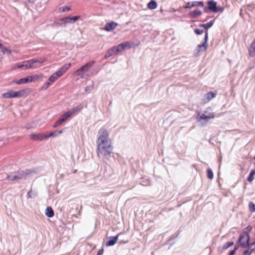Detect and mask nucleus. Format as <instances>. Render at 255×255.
Masks as SVG:
<instances>
[{
  "instance_id": "f257e3e1",
  "label": "nucleus",
  "mask_w": 255,
  "mask_h": 255,
  "mask_svg": "<svg viewBox=\"0 0 255 255\" xmlns=\"http://www.w3.org/2000/svg\"><path fill=\"white\" fill-rule=\"evenodd\" d=\"M97 154L99 158L103 160L108 159L113 153V146L111 141L97 143Z\"/></svg>"
},
{
  "instance_id": "f03ea898",
  "label": "nucleus",
  "mask_w": 255,
  "mask_h": 255,
  "mask_svg": "<svg viewBox=\"0 0 255 255\" xmlns=\"http://www.w3.org/2000/svg\"><path fill=\"white\" fill-rule=\"evenodd\" d=\"M71 66V63H68L63 65L59 69L52 74L48 78V80L42 87V90H47L51 85H52L56 80L62 77L64 73L70 68Z\"/></svg>"
},
{
  "instance_id": "7ed1b4c3",
  "label": "nucleus",
  "mask_w": 255,
  "mask_h": 255,
  "mask_svg": "<svg viewBox=\"0 0 255 255\" xmlns=\"http://www.w3.org/2000/svg\"><path fill=\"white\" fill-rule=\"evenodd\" d=\"M82 109L83 106L82 105H79L71 110L65 112L60 117L59 120L56 122L54 127L55 128L61 125L64 122L66 121L68 118L76 114L81 111Z\"/></svg>"
},
{
  "instance_id": "20e7f679",
  "label": "nucleus",
  "mask_w": 255,
  "mask_h": 255,
  "mask_svg": "<svg viewBox=\"0 0 255 255\" xmlns=\"http://www.w3.org/2000/svg\"><path fill=\"white\" fill-rule=\"evenodd\" d=\"M57 134V131L51 132L48 134L45 132H40L37 134L31 133L29 135L30 139L34 141H42Z\"/></svg>"
},
{
  "instance_id": "39448f33",
  "label": "nucleus",
  "mask_w": 255,
  "mask_h": 255,
  "mask_svg": "<svg viewBox=\"0 0 255 255\" xmlns=\"http://www.w3.org/2000/svg\"><path fill=\"white\" fill-rule=\"evenodd\" d=\"M94 61H89L76 70L74 72V75L75 76L80 75L81 78L83 79L84 78V73L88 72L89 69L94 65Z\"/></svg>"
},
{
  "instance_id": "423d86ee",
  "label": "nucleus",
  "mask_w": 255,
  "mask_h": 255,
  "mask_svg": "<svg viewBox=\"0 0 255 255\" xmlns=\"http://www.w3.org/2000/svg\"><path fill=\"white\" fill-rule=\"evenodd\" d=\"M109 133L107 129L102 128L98 132V136L97 140V143L105 142V141H111L109 138Z\"/></svg>"
},
{
  "instance_id": "0eeeda50",
  "label": "nucleus",
  "mask_w": 255,
  "mask_h": 255,
  "mask_svg": "<svg viewBox=\"0 0 255 255\" xmlns=\"http://www.w3.org/2000/svg\"><path fill=\"white\" fill-rule=\"evenodd\" d=\"M208 6L204 8L205 12L211 11L213 12H217L222 11L223 8L217 6V2L214 0H210L207 2Z\"/></svg>"
},
{
  "instance_id": "6e6552de",
  "label": "nucleus",
  "mask_w": 255,
  "mask_h": 255,
  "mask_svg": "<svg viewBox=\"0 0 255 255\" xmlns=\"http://www.w3.org/2000/svg\"><path fill=\"white\" fill-rule=\"evenodd\" d=\"M250 236L249 234L246 232L243 233L239 239L240 245L243 248H247L249 244Z\"/></svg>"
},
{
  "instance_id": "1a4fd4ad",
  "label": "nucleus",
  "mask_w": 255,
  "mask_h": 255,
  "mask_svg": "<svg viewBox=\"0 0 255 255\" xmlns=\"http://www.w3.org/2000/svg\"><path fill=\"white\" fill-rule=\"evenodd\" d=\"M46 58H39V59H31L29 60V62H31V63L30 64L31 66H32L31 68L33 69H36L39 68L41 67L42 65V64L46 61Z\"/></svg>"
},
{
  "instance_id": "9d476101",
  "label": "nucleus",
  "mask_w": 255,
  "mask_h": 255,
  "mask_svg": "<svg viewBox=\"0 0 255 255\" xmlns=\"http://www.w3.org/2000/svg\"><path fill=\"white\" fill-rule=\"evenodd\" d=\"M31 62H29V60L23 61L21 63H19L15 64L13 67V69L15 70L16 69H31V67L32 66L30 65Z\"/></svg>"
},
{
  "instance_id": "9b49d317",
  "label": "nucleus",
  "mask_w": 255,
  "mask_h": 255,
  "mask_svg": "<svg viewBox=\"0 0 255 255\" xmlns=\"http://www.w3.org/2000/svg\"><path fill=\"white\" fill-rule=\"evenodd\" d=\"M126 48H130V44L128 42L122 43L117 46L113 47L112 48L113 49L115 54H117L119 52H121Z\"/></svg>"
},
{
  "instance_id": "f8f14e48",
  "label": "nucleus",
  "mask_w": 255,
  "mask_h": 255,
  "mask_svg": "<svg viewBox=\"0 0 255 255\" xmlns=\"http://www.w3.org/2000/svg\"><path fill=\"white\" fill-rule=\"evenodd\" d=\"M29 89L26 88L18 91H14V98H20L27 97L30 93Z\"/></svg>"
},
{
  "instance_id": "ddd939ff",
  "label": "nucleus",
  "mask_w": 255,
  "mask_h": 255,
  "mask_svg": "<svg viewBox=\"0 0 255 255\" xmlns=\"http://www.w3.org/2000/svg\"><path fill=\"white\" fill-rule=\"evenodd\" d=\"M214 117L215 115L214 113H209L207 111H205L204 113H203L200 116V120H205L208 121L209 120L214 118Z\"/></svg>"
},
{
  "instance_id": "4468645a",
  "label": "nucleus",
  "mask_w": 255,
  "mask_h": 255,
  "mask_svg": "<svg viewBox=\"0 0 255 255\" xmlns=\"http://www.w3.org/2000/svg\"><path fill=\"white\" fill-rule=\"evenodd\" d=\"M217 95V92L215 91V92H209L207 93L205 98H204V103H207L209 102L210 100H211L212 99L215 98L216 95Z\"/></svg>"
},
{
  "instance_id": "2eb2a0df",
  "label": "nucleus",
  "mask_w": 255,
  "mask_h": 255,
  "mask_svg": "<svg viewBox=\"0 0 255 255\" xmlns=\"http://www.w3.org/2000/svg\"><path fill=\"white\" fill-rule=\"evenodd\" d=\"M118 24L114 21H112L106 23L104 29L107 31H110L115 29Z\"/></svg>"
},
{
  "instance_id": "dca6fc26",
  "label": "nucleus",
  "mask_w": 255,
  "mask_h": 255,
  "mask_svg": "<svg viewBox=\"0 0 255 255\" xmlns=\"http://www.w3.org/2000/svg\"><path fill=\"white\" fill-rule=\"evenodd\" d=\"M80 18V16H67L64 17L66 24L74 23Z\"/></svg>"
},
{
  "instance_id": "f3484780",
  "label": "nucleus",
  "mask_w": 255,
  "mask_h": 255,
  "mask_svg": "<svg viewBox=\"0 0 255 255\" xmlns=\"http://www.w3.org/2000/svg\"><path fill=\"white\" fill-rule=\"evenodd\" d=\"M121 233L118 234L116 237H111L110 240L106 243L107 246H111L114 245L118 241L119 236Z\"/></svg>"
},
{
  "instance_id": "a211bd4d",
  "label": "nucleus",
  "mask_w": 255,
  "mask_h": 255,
  "mask_svg": "<svg viewBox=\"0 0 255 255\" xmlns=\"http://www.w3.org/2000/svg\"><path fill=\"white\" fill-rule=\"evenodd\" d=\"M28 79L29 83L34 82L38 80L39 79H41L43 77V74H35L33 75L28 76Z\"/></svg>"
},
{
  "instance_id": "6ab92c4d",
  "label": "nucleus",
  "mask_w": 255,
  "mask_h": 255,
  "mask_svg": "<svg viewBox=\"0 0 255 255\" xmlns=\"http://www.w3.org/2000/svg\"><path fill=\"white\" fill-rule=\"evenodd\" d=\"M3 98H14V91L10 90L1 95Z\"/></svg>"
},
{
  "instance_id": "aec40b11",
  "label": "nucleus",
  "mask_w": 255,
  "mask_h": 255,
  "mask_svg": "<svg viewBox=\"0 0 255 255\" xmlns=\"http://www.w3.org/2000/svg\"><path fill=\"white\" fill-rule=\"evenodd\" d=\"M249 54L251 57L255 56V38L250 45L249 49Z\"/></svg>"
},
{
  "instance_id": "412c9836",
  "label": "nucleus",
  "mask_w": 255,
  "mask_h": 255,
  "mask_svg": "<svg viewBox=\"0 0 255 255\" xmlns=\"http://www.w3.org/2000/svg\"><path fill=\"white\" fill-rule=\"evenodd\" d=\"M12 83L17 85L24 84L29 83L28 77L27 76L25 78H21L19 80H14L12 81Z\"/></svg>"
},
{
  "instance_id": "4be33fe9",
  "label": "nucleus",
  "mask_w": 255,
  "mask_h": 255,
  "mask_svg": "<svg viewBox=\"0 0 255 255\" xmlns=\"http://www.w3.org/2000/svg\"><path fill=\"white\" fill-rule=\"evenodd\" d=\"M46 215L49 218H51L54 216V211L51 207H47L45 212Z\"/></svg>"
},
{
  "instance_id": "5701e85b",
  "label": "nucleus",
  "mask_w": 255,
  "mask_h": 255,
  "mask_svg": "<svg viewBox=\"0 0 255 255\" xmlns=\"http://www.w3.org/2000/svg\"><path fill=\"white\" fill-rule=\"evenodd\" d=\"M208 33L207 31H206V33H205V41L201 44L199 45L198 46L199 48H201L202 47H203L205 50L206 49L207 47V41L208 40Z\"/></svg>"
},
{
  "instance_id": "b1692460",
  "label": "nucleus",
  "mask_w": 255,
  "mask_h": 255,
  "mask_svg": "<svg viewBox=\"0 0 255 255\" xmlns=\"http://www.w3.org/2000/svg\"><path fill=\"white\" fill-rule=\"evenodd\" d=\"M202 14V11L200 10L196 9L193 11L190 12V15L193 18H196Z\"/></svg>"
},
{
  "instance_id": "393cba45",
  "label": "nucleus",
  "mask_w": 255,
  "mask_h": 255,
  "mask_svg": "<svg viewBox=\"0 0 255 255\" xmlns=\"http://www.w3.org/2000/svg\"><path fill=\"white\" fill-rule=\"evenodd\" d=\"M55 25H56L57 26H63V25L65 26L66 25L64 17L62 18L59 19L57 20L56 21H55Z\"/></svg>"
},
{
  "instance_id": "a878e982",
  "label": "nucleus",
  "mask_w": 255,
  "mask_h": 255,
  "mask_svg": "<svg viewBox=\"0 0 255 255\" xmlns=\"http://www.w3.org/2000/svg\"><path fill=\"white\" fill-rule=\"evenodd\" d=\"M214 23V21L211 20L206 24H201L199 25V26L201 27H203L205 29L207 30L209 28L212 26V25H213Z\"/></svg>"
},
{
  "instance_id": "bb28decb",
  "label": "nucleus",
  "mask_w": 255,
  "mask_h": 255,
  "mask_svg": "<svg viewBox=\"0 0 255 255\" xmlns=\"http://www.w3.org/2000/svg\"><path fill=\"white\" fill-rule=\"evenodd\" d=\"M147 7L150 9H154L157 7V3L155 0H151L147 4Z\"/></svg>"
},
{
  "instance_id": "cd10ccee",
  "label": "nucleus",
  "mask_w": 255,
  "mask_h": 255,
  "mask_svg": "<svg viewBox=\"0 0 255 255\" xmlns=\"http://www.w3.org/2000/svg\"><path fill=\"white\" fill-rule=\"evenodd\" d=\"M255 175V170L252 169L250 173L249 174V176L248 177V181L249 182H252L254 179V176Z\"/></svg>"
},
{
  "instance_id": "c85d7f7f",
  "label": "nucleus",
  "mask_w": 255,
  "mask_h": 255,
  "mask_svg": "<svg viewBox=\"0 0 255 255\" xmlns=\"http://www.w3.org/2000/svg\"><path fill=\"white\" fill-rule=\"evenodd\" d=\"M0 48L2 49V53L3 54H5V53L7 52L9 54H10L11 53V50L9 49L4 47L2 44L0 43Z\"/></svg>"
},
{
  "instance_id": "c756f323",
  "label": "nucleus",
  "mask_w": 255,
  "mask_h": 255,
  "mask_svg": "<svg viewBox=\"0 0 255 255\" xmlns=\"http://www.w3.org/2000/svg\"><path fill=\"white\" fill-rule=\"evenodd\" d=\"M113 55H116V54L113 49L112 48L106 53L105 57L107 58L113 56Z\"/></svg>"
},
{
  "instance_id": "7c9ffc66",
  "label": "nucleus",
  "mask_w": 255,
  "mask_h": 255,
  "mask_svg": "<svg viewBox=\"0 0 255 255\" xmlns=\"http://www.w3.org/2000/svg\"><path fill=\"white\" fill-rule=\"evenodd\" d=\"M207 175L209 179H212L214 177V174L212 170L210 168H208L207 170Z\"/></svg>"
},
{
  "instance_id": "2f4dec72",
  "label": "nucleus",
  "mask_w": 255,
  "mask_h": 255,
  "mask_svg": "<svg viewBox=\"0 0 255 255\" xmlns=\"http://www.w3.org/2000/svg\"><path fill=\"white\" fill-rule=\"evenodd\" d=\"M249 207L251 212H255V204L253 202H250L249 204Z\"/></svg>"
},
{
  "instance_id": "473e14b6",
  "label": "nucleus",
  "mask_w": 255,
  "mask_h": 255,
  "mask_svg": "<svg viewBox=\"0 0 255 255\" xmlns=\"http://www.w3.org/2000/svg\"><path fill=\"white\" fill-rule=\"evenodd\" d=\"M234 245V242H228L226 243L223 246V250H226L230 247H231Z\"/></svg>"
},
{
  "instance_id": "72a5a7b5",
  "label": "nucleus",
  "mask_w": 255,
  "mask_h": 255,
  "mask_svg": "<svg viewBox=\"0 0 255 255\" xmlns=\"http://www.w3.org/2000/svg\"><path fill=\"white\" fill-rule=\"evenodd\" d=\"M254 252L250 249L249 246H248L247 250H245L243 253V255H251Z\"/></svg>"
},
{
  "instance_id": "f704fd0d",
  "label": "nucleus",
  "mask_w": 255,
  "mask_h": 255,
  "mask_svg": "<svg viewBox=\"0 0 255 255\" xmlns=\"http://www.w3.org/2000/svg\"><path fill=\"white\" fill-rule=\"evenodd\" d=\"M61 12L68 11L71 10V8L69 6H63L60 8Z\"/></svg>"
},
{
  "instance_id": "c9c22d12",
  "label": "nucleus",
  "mask_w": 255,
  "mask_h": 255,
  "mask_svg": "<svg viewBox=\"0 0 255 255\" xmlns=\"http://www.w3.org/2000/svg\"><path fill=\"white\" fill-rule=\"evenodd\" d=\"M194 32L196 34L199 35V34H201L202 33H203V30H201V29L196 28L194 30Z\"/></svg>"
},
{
  "instance_id": "e433bc0d",
  "label": "nucleus",
  "mask_w": 255,
  "mask_h": 255,
  "mask_svg": "<svg viewBox=\"0 0 255 255\" xmlns=\"http://www.w3.org/2000/svg\"><path fill=\"white\" fill-rule=\"evenodd\" d=\"M191 6H192V7H195L198 6V1H193L192 2Z\"/></svg>"
},
{
  "instance_id": "4c0bfd02",
  "label": "nucleus",
  "mask_w": 255,
  "mask_h": 255,
  "mask_svg": "<svg viewBox=\"0 0 255 255\" xmlns=\"http://www.w3.org/2000/svg\"><path fill=\"white\" fill-rule=\"evenodd\" d=\"M192 2H187L186 3V6H185V8H191L192 7V6H191V4Z\"/></svg>"
},
{
  "instance_id": "58836bf2",
  "label": "nucleus",
  "mask_w": 255,
  "mask_h": 255,
  "mask_svg": "<svg viewBox=\"0 0 255 255\" xmlns=\"http://www.w3.org/2000/svg\"><path fill=\"white\" fill-rule=\"evenodd\" d=\"M104 253V249H102L99 250L97 255H102Z\"/></svg>"
},
{
  "instance_id": "ea45409f",
  "label": "nucleus",
  "mask_w": 255,
  "mask_h": 255,
  "mask_svg": "<svg viewBox=\"0 0 255 255\" xmlns=\"http://www.w3.org/2000/svg\"><path fill=\"white\" fill-rule=\"evenodd\" d=\"M236 250H237V248H235L233 250H232L230 253V255H235V253L236 252Z\"/></svg>"
},
{
  "instance_id": "a19ab883",
  "label": "nucleus",
  "mask_w": 255,
  "mask_h": 255,
  "mask_svg": "<svg viewBox=\"0 0 255 255\" xmlns=\"http://www.w3.org/2000/svg\"><path fill=\"white\" fill-rule=\"evenodd\" d=\"M20 178L18 176H14L11 179V180L12 181H14V180H18Z\"/></svg>"
},
{
  "instance_id": "79ce46f5",
  "label": "nucleus",
  "mask_w": 255,
  "mask_h": 255,
  "mask_svg": "<svg viewBox=\"0 0 255 255\" xmlns=\"http://www.w3.org/2000/svg\"><path fill=\"white\" fill-rule=\"evenodd\" d=\"M198 6H203V5H204V3H203V2L202 1H198Z\"/></svg>"
},
{
  "instance_id": "37998d69",
  "label": "nucleus",
  "mask_w": 255,
  "mask_h": 255,
  "mask_svg": "<svg viewBox=\"0 0 255 255\" xmlns=\"http://www.w3.org/2000/svg\"><path fill=\"white\" fill-rule=\"evenodd\" d=\"M62 132H63L62 130H60L58 131L57 133L58 134H61V133H62Z\"/></svg>"
},
{
  "instance_id": "c03bdc74",
  "label": "nucleus",
  "mask_w": 255,
  "mask_h": 255,
  "mask_svg": "<svg viewBox=\"0 0 255 255\" xmlns=\"http://www.w3.org/2000/svg\"><path fill=\"white\" fill-rule=\"evenodd\" d=\"M30 192L31 191H29L28 193V195H29V196H30Z\"/></svg>"
}]
</instances>
